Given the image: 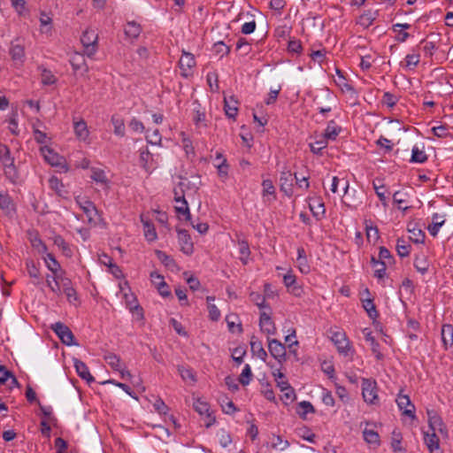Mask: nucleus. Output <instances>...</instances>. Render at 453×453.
<instances>
[{
	"mask_svg": "<svg viewBox=\"0 0 453 453\" xmlns=\"http://www.w3.org/2000/svg\"><path fill=\"white\" fill-rule=\"evenodd\" d=\"M0 161L4 166L6 178L12 183H16L19 177V173L14 165V158L11 156L9 148L4 144H0Z\"/></svg>",
	"mask_w": 453,
	"mask_h": 453,
	"instance_id": "1",
	"label": "nucleus"
},
{
	"mask_svg": "<svg viewBox=\"0 0 453 453\" xmlns=\"http://www.w3.org/2000/svg\"><path fill=\"white\" fill-rule=\"evenodd\" d=\"M361 388L362 395L365 403L369 404L379 403L377 383L374 380L364 378Z\"/></svg>",
	"mask_w": 453,
	"mask_h": 453,
	"instance_id": "2",
	"label": "nucleus"
},
{
	"mask_svg": "<svg viewBox=\"0 0 453 453\" xmlns=\"http://www.w3.org/2000/svg\"><path fill=\"white\" fill-rule=\"evenodd\" d=\"M98 35L93 29L83 32L81 42L84 47V52L88 58H92L97 50Z\"/></svg>",
	"mask_w": 453,
	"mask_h": 453,
	"instance_id": "3",
	"label": "nucleus"
},
{
	"mask_svg": "<svg viewBox=\"0 0 453 453\" xmlns=\"http://www.w3.org/2000/svg\"><path fill=\"white\" fill-rule=\"evenodd\" d=\"M50 329L58 335L62 343L67 346L77 345L71 329L64 323L58 321L50 326Z\"/></svg>",
	"mask_w": 453,
	"mask_h": 453,
	"instance_id": "4",
	"label": "nucleus"
},
{
	"mask_svg": "<svg viewBox=\"0 0 453 453\" xmlns=\"http://www.w3.org/2000/svg\"><path fill=\"white\" fill-rule=\"evenodd\" d=\"M331 341L334 342L337 350L343 356H348L351 349L349 341L346 334L342 330L331 331Z\"/></svg>",
	"mask_w": 453,
	"mask_h": 453,
	"instance_id": "5",
	"label": "nucleus"
},
{
	"mask_svg": "<svg viewBox=\"0 0 453 453\" xmlns=\"http://www.w3.org/2000/svg\"><path fill=\"white\" fill-rule=\"evenodd\" d=\"M46 282L51 291L58 296L61 294V288L65 290L73 287L71 280L65 277H55L48 275L46 277Z\"/></svg>",
	"mask_w": 453,
	"mask_h": 453,
	"instance_id": "6",
	"label": "nucleus"
},
{
	"mask_svg": "<svg viewBox=\"0 0 453 453\" xmlns=\"http://www.w3.org/2000/svg\"><path fill=\"white\" fill-rule=\"evenodd\" d=\"M396 403L398 408L403 411V414L409 418L415 419V405L411 403L409 395H403L401 392L397 395Z\"/></svg>",
	"mask_w": 453,
	"mask_h": 453,
	"instance_id": "7",
	"label": "nucleus"
},
{
	"mask_svg": "<svg viewBox=\"0 0 453 453\" xmlns=\"http://www.w3.org/2000/svg\"><path fill=\"white\" fill-rule=\"evenodd\" d=\"M44 159L52 166H60L66 172L68 167L65 165L64 157L56 153L52 149L45 146L41 149Z\"/></svg>",
	"mask_w": 453,
	"mask_h": 453,
	"instance_id": "8",
	"label": "nucleus"
},
{
	"mask_svg": "<svg viewBox=\"0 0 453 453\" xmlns=\"http://www.w3.org/2000/svg\"><path fill=\"white\" fill-rule=\"evenodd\" d=\"M177 234L180 250L186 255L193 254L194 244L188 232L185 229H177Z\"/></svg>",
	"mask_w": 453,
	"mask_h": 453,
	"instance_id": "9",
	"label": "nucleus"
},
{
	"mask_svg": "<svg viewBox=\"0 0 453 453\" xmlns=\"http://www.w3.org/2000/svg\"><path fill=\"white\" fill-rule=\"evenodd\" d=\"M426 414L430 430L439 432L441 434H446V426L437 411L434 410H427Z\"/></svg>",
	"mask_w": 453,
	"mask_h": 453,
	"instance_id": "10",
	"label": "nucleus"
},
{
	"mask_svg": "<svg viewBox=\"0 0 453 453\" xmlns=\"http://www.w3.org/2000/svg\"><path fill=\"white\" fill-rule=\"evenodd\" d=\"M268 349L270 354L280 363L286 360V348L280 341L268 339Z\"/></svg>",
	"mask_w": 453,
	"mask_h": 453,
	"instance_id": "11",
	"label": "nucleus"
},
{
	"mask_svg": "<svg viewBox=\"0 0 453 453\" xmlns=\"http://www.w3.org/2000/svg\"><path fill=\"white\" fill-rule=\"evenodd\" d=\"M9 53L16 65H22L24 63L25 49L24 46L19 43V39L17 38L12 42Z\"/></svg>",
	"mask_w": 453,
	"mask_h": 453,
	"instance_id": "12",
	"label": "nucleus"
},
{
	"mask_svg": "<svg viewBox=\"0 0 453 453\" xmlns=\"http://www.w3.org/2000/svg\"><path fill=\"white\" fill-rule=\"evenodd\" d=\"M294 178L291 172L288 169L281 171L280 177V190L288 196L293 195Z\"/></svg>",
	"mask_w": 453,
	"mask_h": 453,
	"instance_id": "13",
	"label": "nucleus"
},
{
	"mask_svg": "<svg viewBox=\"0 0 453 453\" xmlns=\"http://www.w3.org/2000/svg\"><path fill=\"white\" fill-rule=\"evenodd\" d=\"M196 65V60L191 53L184 52L179 60V66L183 77H188L192 73V69Z\"/></svg>",
	"mask_w": 453,
	"mask_h": 453,
	"instance_id": "14",
	"label": "nucleus"
},
{
	"mask_svg": "<svg viewBox=\"0 0 453 453\" xmlns=\"http://www.w3.org/2000/svg\"><path fill=\"white\" fill-rule=\"evenodd\" d=\"M70 64L75 73L81 72V74H84L88 72V67L83 54L78 52L73 54L70 58Z\"/></svg>",
	"mask_w": 453,
	"mask_h": 453,
	"instance_id": "15",
	"label": "nucleus"
},
{
	"mask_svg": "<svg viewBox=\"0 0 453 453\" xmlns=\"http://www.w3.org/2000/svg\"><path fill=\"white\" fill-rule=\"evenodd\" d=\"M309 208L313 217H315L318 220H320L325 217V204L320 197L311 198Z\"/></svg>",
	"mask_w": 453,
	"mask_h": 453,
	"instance_id": "16",
	"label": "nucleus"
},
{
	"mask_svg": "<svg viewBox=\"0 0 453 453\" xmlns=\"http://www.w3.org/2000/svg\"><path fill=\"white\" fill-rule=\"evenodd\" d=\"M259 326L262 332L268 335L276 334V326L271 316L266 312H261L259 319Z\"/></svg>",
	"mask_w": 453,
	"mask_h": 453,
	"instance_id": "17",
	"label": "nucleus"
},
{
	"mask_svg": "<svg viewBox=\"0 0 453 453\" xmlns=\"http://www.w3.org/2000/svg\"><path fill=\"white\" fill-rule=\"evenodd\" d=\"M239 102L234 96L224 97V110L229 119H235L238 112Z\"/></svg>",
	"mask_w": 453,
	"mask_h": 453,
	"instance_id": "18",
	"label": "nucleus"
},
{
	"mask_svg": "<svg viewBox=\"0 0 453 453\" xmlns=\"http://www.w3.org/2000/svg\"><path fill=\"white\" fill-rule=\"evenodd\" d=\"M73 365L76 370L77 374L82 379L85 380L88 383H91L95 381L94 377L90 374L88 367L87 365L78 358H73Z\"/></svg>",
	"mask_w": 453,
	"mask_h": 453,
	"instance_id": "19",
	"label": "nucleus"
},
{
	"mask_svg": "<svg viewBox=\"0 0 453 453\" xmlns=\"http://www.w3.org/2000/svg\"><path fill=\"white\" fill-rule=\"evenodd\" d=\"M0 209L8 216H12L15 212V206L12 199L7 193L0 191Z\"/></svg>",
	"mask_w": 453,
	"mask_h": 453,
	"instance_id": "20",
	"label": "nucleus"
},
{
	"mask_svg": "<svg viewBox=\"0 0 453 453\" xmlns=\"http://www.w3.org/2000/svg\"><path fill=\"white\" fill-rule=\"evenodd\" d=\"M445 219L444 215H440L439 213H434L432 215V223L427 226V230L429 234L435 237L437 236L440 228L444 225Z\"/></svg>",
	"mask_w": 453,
	"mask_h": 453,
	"instance_id": "21",
	"label": "nucleus"
},
{
	"mask_svg": "<svg viewBox=\"0 0 453 453\" xmlns=\"http://www.w3.org/2000/svg\"><path fill=\"white\" fill-rule=\"evenodd\" d=\"M250 343L252 353L260 359H262L263 361H265L267 357V353L265 350L261 341H259L256 336L253 335L250 339Z\"/></svg>",
	"mask_w": 453,
	"mask_h": 453,
	"instance_id": "22",
	"label": "nucleus"
},
{
	"mask_svg": "<svg viewBox=\"0 0 453 453\" xmlns=\"http://www.w3.org/2000/svg\"><path fill=\"white\" fill-rule=\"evenodd\" d=\"M342 127L336 124L334 120H330L327 123L326 128L323 134V136L327 140H336L339 134L342 132Z\"/></svg>",
	"mask_w": 453,
	"mask_h": 453,
	"instance_id": "23",
	"label": "nucleus"
},
{
	"mask_svg": "<svg viewBox=\"0 0 453 453\" xmlns=\"http://www.w3.org/2000/svg\"><path fill=\"white\" fill-rule=\"evenodd\" d=\"M441 341L445 349L453 345V326L450 324L443 325L441 327Z\"/></svg>",
	"mask_w": 453,
	"mask_h": 453,
	"instance_id": "24",
	"label": "nucleus"
},
{
	"mask_svg": "<svg viewBox=\"0 0 453 453\" xmlns=\"http://www.w3.org/2000/svg\"><path fill=\"white\" fill-rule=\"evenodd\" d=\"M124 33L130 39H137L142 33V27L135 21H128L124 27Z\"/></svg>",
	"mask_w": 453,
	"mask_h": 453,
	"instance_id": "25",
	"label": "nucleus"
},
{
	"mask_svg": "<svg viewBox=\"0 0 453 453\" xmlns=\"http://www.w3.org/2000/svg\"><path fill=\"white\" fill-rule=\"evenodd\" d=\"M378 15L379 12L377 10H367L359 17L358 24L367 28L372 25Z\"/></svg>",
	"mask_w": 453,
	"mask_h": 453,
	"instance_id": "26",
	"label": "nucleus"
},
{
	"mask_svg": "<svg viewBox=\"0 0 453 453\" xmlns=\"http://www.w3.org/2000/svg\"><path fill=\"white\" fill-rule=\"evenodd\" d=\"M276 382L280 391L284 392L283 398L289 403L294 402L296 399V393L288 381H280L278 378L276 379Z\"/></svg>",
	"mask_w": 453,
	"mask_h": 453,
	"instance_id": "27",
	"label": "nucleus"
},
{
	"mask_svg": "<svg viewBox=\"0 0 453 453\" xmlns=\"http://www.w3.org/2000/svg\"><path fill=\"white\" fill-rule=\"evenodd\" d=\"M373 188L377 196L379 197L383 207H388V197L386 196L387 188L384 184L380 183V180L372 182Z\"/></svg>",
	"mask_w": 453,
	"mask_h": 453,
	"instance_id": "28",
	"label": "nucleus"
},
{
	"mask_svg": "<svg viewBox=\"0 0 453 453\" xmlns=\"http://www.w3.org/2000/svg\"><path fill=\"white\" fill-rule=\"evenodd\" d=\"M424 441L431 453L439 449V438L436 432L431 431V433H425Z\"/></svg>",
	"mask_w": 453,
	"mask_h": 453,
	"instance_id": "29",
	"label": "nucleus"
},
{
	"mask_svg": "<svg viewBox=\"0 0 453 453\" xmlns=\"http://www.w3.org/2000/svg\"><path fill=\"white\" fill-rule=\"evenodd\" d=\"M141 220L143 226V232L146 240L149 242H154L157 238L154 225L149 220H145L142 216L141 217Z\"/></svg>",
	"mask_w": 453,
	"mask_h": 453,
	"instance_id": "30",
	"label": "nucleus"
},
{
	"mask_svg": "<svg viewBox=\"0 0 453 453\" xmlns=\"http://www.w3.org/2000/svg\"><path fill=\"white\" fill-rule=\"evenodd\" d=\"M111 121L114 127V134L117 136L123 137L125 135L126 128L124 119L121 116L114 114L111 116Z\"/></svg>",
	"mask_w": 453,
	"mask_h": 453,
	"instance_id": "31",
	"label": "nucleus"
},
{
	"mask_svg": "<svg viewBox=\"0 0 453 453\" xmlns=\"http://www.w3.org/2000/svg\"><path fill=\"white\" fill-rule=\"evenodd\" d=\"M74 133L76 136L82 141H85L88 137V130L87 123L84 120L74 121L73 123Z\"/></svg>",
	"mask_w": 453,
	"mask_h": 453,
	"instance_id": "32",
	"label": "nucleus"
},
{
	"mask_svg": "<svg viewBox=\"0 0 453 453\" xmlns=\"http://www.w3.org/2000/svg\"><path fill=\"white\" fill-rule=\"evenodd\" d=\"M53 242L65 257H71L73 256V250L70 245L61 235H55L53 238Z\"/></svg>",
	"mask_w": 453,
	"mask_h": 453,
	"instance_id": "33",
	"label": "nucleus"
},
{
	"mask_svg": "<svg viewBox=\"0 0 453 453\" xmlns=\"http://www.w3.org/2000/svg\"><path fill=\"white\" fill-rule=\"evenodd\" d=\"M178 372L182 380L188 383H195L196 381V374L193 370L184 365H178Z\"/></svg>",
	"mask_w": 453,
	"mask_h": 453,
	"instance_id": "34",
	"label": "nucleus"
},
{
	"mask_svg": "<svg viewBox=\"0 0 453 453\" xmlns=\"http://www.w3.org/2000/svg\"><path fill=\"white\" fill-rule=\"evenodd\" d=\"M315 409L313 405L308 401L300 402L296 407V413L303 419L306 418L308 413H314Z\"/></svg>",
	"mask_w": 453,
	"mask_h": 453,
	"instance_id": "35",
	"label": "nucleus"
},
{
	"mask_svg": "<svg viewBox=\"0 0 453 453\" xmlns=\"http://www.w3.org/2000/svg\"><path fill=\"white\" fill-rule=\"evenodd\" d=\"M83 212L88 219V221L91 222L94 220V217L97 214V210L94 203L90 201H84L82 203L78 202Z\"/></svg>",
	"mask_w": 453,
	"mask_h": 453,
	"instance_id": "36",
	"label": "nucleus"
},
{
	"mask_svg": "<svg viewBox=\"0 0 453 453\" xmlns=\"http://www.w3.org/2000/svg\"><path fill=\"white\" fill-rule=\"evenodd\" d=\"M238 249H239V254H240V260L242 262L243 265H246L248 263L250 250V246L247 241L245 240H239L238 241Z\"/></svg>",
	"mask_w": 453,
	"mask_h": 453,
	"instance_id": "37",
	"label": "nucleus"
},
{
	"mask_svg": "<svg viewBox=\"0 0 453 453\" xmlns=\"http://www.w3.org/2000/svg\"><path fill=\"white\" fill-rule=\"evenodd\" d=\"M365 338L366 342H370L372 351L375 355L376 358L378 360L382 359L383 358V355H382V353L380 350V344L375 340V338L372 336V332L368 331L367 333H365Z\"/></svg>",
	"mask_w": 453,
	"mask_h": 453,
	"instance_id": "38",
	"label": "nucleus"
},
{
	"mask_svg": "<svg viewBox=\"0 0 453 453\" xmlns=\"http://www.w3.org/2000/svg\"><path fill=\"white\" fill-rule=\"evenodd\" d=\"M395 249L398 256L401 257H405L409 256L411 246L408 241L404 240L403 238H398Z\"/></svg>",
	"mask_w": 453,
	"mask_h": 453,
	"instance_id": "39",
	"label": "nucleus"
},
{
	"mask_svg": "<svg viewBox=\"0 0 453 453\" xmlns=\"http://www.w3.org/2000/svg\"><path fill=\"white\" fill-rule=\"evenodd\" d=\"M363 437L364 440L371 445H374L376 447L380 445V435L373 429L365 428L363 431Z\"/></svg>",
	"mask_w": 453,
	"mask_h": 453,
	"instance_id": "40",
	"label": "nucleus"
},
{
	"mask_svg": "<svg viewBox=\"0 0 453 453\" xmlns=\"http://www.w3.org/2000/svg\"><path fill=\"white\" fill-rule=\"evenodd\" d=\"M262 188L263 197L273 196V200L276 199V188L271 180H264L262 181Z\"/></svg>",
	"mask_w": 453,
	"mask_h": 453,
	"instance_id": "41",
	"label": "nucleus"
},
{
	"mask_svg": "<svg viewBox=\"0 0 453 453\" xmlns=\"http://www.w3.org/2000/svg\"><path fill=\"white\" fill-rule=\"evenodd\" d=\"M363 307L367 312L368 316L372 319H376L379 316V313L376 310V306L373 303V300L371 298H366L362 300Z\"/></svg>",
	"mask_w": 453,
	"mask_h": 453,
	"instance_id": "42",
	"label": "nucleus"
},
{
	"mask_svg": "<svg viewBox=\"0 0 453 453\" xmlns=\"http://www.w3.org/2000/svg\"><path fill=\"white\" fill-rule=\"evenodd\" d=\"M105 362L112 368L114 371H120V367L123 366L121 364L119 357L115 355L114 353H107L104 357Z\"/></svg>",
	"mask_w": 453,
	"mask_h": 453,
	"instance_id": "43",
	"label": "nucleus"
},
{
	"mask_svg": "<svg viewBox=\"0 0 453 453\" xmlns=\"http://www.w3.org/2000/svg\"><path fill=\"white\" fill-rule=\"evenodd\" d=\"M327 139L325 138L323 135L314 142L310 143V148L312 153L320 155L321 151L327 147Z\"/></svg>",
	"mask_w": 453,
	"mask_h": 453,
	"instance_id": "44",
	"label": "nucleus"
},
{
	"mask_svg": "<svg viewBox=\"0 0 453 453\" xmlns=\"http://www.w3.org/2000/svg\"><path fill=\"white\" fill-rule=\"evenodd\" d=\"M271 447L276 450H284L289 446V442L288 441H283L282 438L279 435H274L270 438Z\"/></svg>",
	"mask_w": 453,
	"mask_h": 453,
	"instance_id": "45",
	"label": "nucleus"
},
{
	"mask_svg": "<svg viewBox=\"0 0 453 453\" xmlns=\"http://www.w3.org/2000/svg\"><path fill=\"white\" fill-rule=\"evenodd\" d=\"M408 194L402 190H397L393 194V201L398 205L399 210L406 211L409 207H403L402 204L407 202Z\"/></svg>",
	"mask_w": 453,
	"mask_h": 453,
	"instance_id": "46",
	"label": "nucleus"
},
{
	"mask_svg": "<svg viewBox=\"0 0 453 453\" xmlns=\"http://www.w3.org/2000/svg\"><path fill=\"white\" fill-rule=\"evenodd\" d=\"M414 267L418 272L425 274L428 271L429 267L426 257L424 255L417 256L414 260Z\"/></svg>",
	"mask_w": 453,
	"mask_h": 453,
	"instance_id": "47",
	"label": "nucleus"
},
{
	"mask_svg": "<svg viewBox=\"0 0 453 453\" xmlns=\"http://www.w3.org/2000/svg\"><path fill=\"white\" fill-rule=\"evenodd\" d=\"M427 160V156L424 150H419L418 146L412 148L411 162L412 163H425Z\"/></svg>",
	"mask_w": 453,
	"mask_h": 453,
	"instance_id": "48",
	"label": "nucleus"
},
{
	"mask_svg": "<svg viewBox=\"0 0 453 453\" xmlns=\"http://www.w3.org/2000/svg\"><path fill=\"white\" fill-rule=\"evenodd\" d=\"M175 211L179 217L183 216L186 220H191V215L186 199H182L181 203L175 206Z\"/></svg>",
	"mask_w": 453,
	"mask_h": 453,
	"instance_id": "49",
	"label": "nucleus"
},
{
	"mask_svg": "<svg viewBox=\"0 0 453 453\" xmlns=\"http://www.w3.org/2000/svg\"><path fill=\"white\" fill-rule=\"evenodd\" d=\"M375 143L380 150H383L384 154L391 152L394 148V143L392 141L382 135L375 142Z\"/></svg>",
	"mask_w": 453,
	"mask_h": 453,
	"instance_id": "50",
	"label": "nucleus"
},
{
	"mask_svg": "<svg viewBox=\"0 0 453 453\" xmlns=\"http://www.w3.org/2000/svg\"><path fill=\"white\" fill-rule=\"evenodd\" d=\"M50 188L54 190L58 196H63L64 184L61 180L57 176H51L49 180Z\"/></svg>",
	"mask_w": 453,
	"mask_h": 453,
	"instance_id": "51",
	"label": "nucleus"
},
{
	"mask_svg": "<svg viewBox=\"0 0 453 453\" xmlns=\"http://www.w3.org/2000/svg\"><path fill=\"white\" fill-rule=\"evenodd\" d=\"M47 268L51 271L53 273H56L60 269V265L55 258L54 255L51 253H47L44 257Z\"/></svg>",
	"mask_w": 453,
	"mask_h": 453,
	"instance_id": "52",
	"label": "nucleus"
},
{
	"mask_svg": "<svg viewBox=\"0 0 453 453\" xmlns=\"http://www.w3.org/2000/svg\"><path fill=\"white\" fill-rule=\"evenodd\" d=\"M41 81L43 85H53L57 81V78L50 70L46 68L42 69Z\"/></svg>",
	"mask_w": 453,
	"mask_h": 453,
	"instance_id": "53",
	"label": "nucleus"
},
{
	"mask_svg": "<svg viewBox=\"0 0 453 453\" xmlns=\"http://www.w3.org/2000/svg\"><path fill=\"white\" fill-rule=\"evenodd\" d=\"M251 378H252V372H251L250 365L246 364L244 365V368H243L242 373L240 374L239 382L242 386H247L250 384Z\"/></svg>",
	"mask_w": 453,
	"mask_h": 453,
	"instance_id": "54",
	"label": "nucleus"
},
{
	"mask_svg": "<svg viewBox=\"0 0 453 453\" xmlns=\"http://www.w3.org/2000/svg\"><path fill=\"white\" fill-rule=\"evenodd\" d=\"M157 257L163 263L166 267L173 268L174 267L175 261L170 256H168L165 252L161 250H156Z\"/></svg>",
	"mask_w": 453,
	"mask_h": 453,
	"instance_id": "55",
	"label": "nucleus"
},
{
	"mask_svg": "<svg viewBox=\"0 0 453 453\" xmlns=\"http://www.w3.org/2000/svg\"><path fill=\"white\" fill-rule=\"evenodd\" d=\"M402 436L399 432L395 430L392 433L391 448L394 452L404 451V449L401 446Z\"/></svg>",
	"mask_w": 453,
	"mask_h": 453,
	"instance_id": "56",
	"label": "nucleus"
},
{
	"mask_svg": "<svg viewBox=\"0 0 453 453\" xmlns=\"http://www.w3.org/2000/svg\"><path fill=\"white\" fill-rule=\"evenodd\" d=\"M411 233L410 240L415 243H423L425 240V233L418 228L408 229Z\"/></svg>",
	"mask_w": 453,
	"mask_h": 453,
	"instance_id": "57",
	"label": "nucleus"
},
{
	"mask_svg": "<svg viewBox=\"0 0 453 453\" xmlns=\"http://www.w3.org/2000/svg\"><path fill=\"white\" fill-rule=\"evenodd\" d=\"M91 179L96 182L106 183L107 177L104 170L99 168H92L91 169Z\"/></svg>",
	"mask_w": 453,
	"mask_h": 453,
	"instance_id": "58",
	"label": "nucleus"
},
{
	"mask_svg": "<svg viewBox=\"0 0 453 453\" xmlns=\"http://www.w3.org/2000/svg\"><path fill=\"white\" fill-rule=\"evenodd\" d=\"M382 104L387 105L388 108H393L398 102V98L395 95L390 92H385L382 100Z\"/></svg>",
	"mask_w": 453,
	"mask_h": 453,
	"instance_id": "59",
	"label": "nucleus"
},
{
	"mask_svg": "<svg viewBox=\"0 0 453 453\" xmlns=\"http://www.w3.org/2000/svg\"><path fill=\"white\" fill-rule=\"evenodd\" d=\"M218 437H219V441L223 448L227 447L232 442V438H231L230 434L224 429H221L218 433Z\"/></svg>",
	"mask_w": 453,
	"mask_h": 453,
	"instance_id": "60",
	"label": "nucleus"
},
{
	"mask_svg": "<svg viewBox=\"0 0 453 453\" xmlns=\"http://www.w3.org/2000/svg\"><path fill=\"white\" fill-rule=\"evenodd\" d=\"M379 259L380 261H387V265H391L394 262V257L390 251L383 246L380 247Z\"/></svg>",
	"mask_w": 453,
	"mask_h": 453,
	"instance_id": "61",
	"label": "nucleus"
},
{
	"mask_svg": "<svg viewBox=\"0 0 453 453\" xmlns=\"http://www.w3.org/2000/svg\"><path fill=\"white\" fill-rule=\"evenodd\" d=\"M215 166L218 168L219 177H227L229 165L226 158H222V162L215 164Z\"/></svg>",
	"mask_w": 453,
	"mask_h": 453,
	"instance_id": "62",
	"label": "nucleus"
},
{
	"mask_svg": "<svg viewBox=\"0 0 453 453\" xmlns=\"http://www.w3.org/2000/svg\"><path fill=\"white\" fill-rule=\"evenodd\" d=\"M213 50L217 54L220 55V57H223L229 53L230 48L227 45H226L223 42H218L214 43Z\"/></svg>",
	"mask_w": 453,
	"mask_h": 453,
	"instance_id": "63",
	"label": "nucleus"
},
{
	"mask_svg": "<svg viewBox=\"0 0 453 453\" xmlns=\"http://www.w3.org/2000/svg\"><path fill=\"white\" fill-rule=\"evenodd\" d=\"M302 43L300 40L290 39L288 44V50L292 53H300L302 51Z\"/></svg>",
	"mask_w": 453,
	"mask_h": 453,
	"instance_id": "64",
	"label": "nucleus"
}]
</instances>
